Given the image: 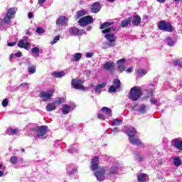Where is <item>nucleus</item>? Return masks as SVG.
I'll use <instances>...</instances> for the list:
<instances>
[{"label": "nucleus", "mask_w": 182, "mask_h": 182, "mask_svg": "<svg viewBox=\"0 0 182 182\" xmlns=\"http://www.w3.org/2000/svg\"><path fill=\"white\" fill-rule=\"evenodd\" d=\"M107 167H99V156H95L92 159L90 169L92 171H96L94 173V176L96 177L98 181H104L105 177V174H106V170H107Z\"/></svg>", "instance_id": "f257e3e1"}, {"label": "nucleus", "mask_w": 182, "mask_h": 182, "mask_svg": "<svg viewBox=\"0 0 182 182\" xmlns=\"http://www.w3.org/2000/svg\"><path fill=\"white\" fill-rule=\"evenodd\" d=\"M127 134L129 136V142L134 146H137L138 147H144V144L141 142L140 139H139L137 134V131H136V128L132 127L127 131Z\"/></svg>", "instance_id": "f03ea898"}, {"label": "nucleus", "mask_w": 182, "mask_h": 182, "mask_svg": "<svg viewBox=\"0 0 182 182\" xmlns=\"http://www.w3.org/2000/svg\"><path fill=\"white\" fill-rule=\"evenodd\" d=\"M143 95V90H141V87L134 86L131 88L128 98L132 102H137L140 97Z\"/></svg>", "instance_id": "7ed1b4c3"}, {"label": "nucleus", "mask_w": 182, "mask_h": 182, "mask_svg": "<svg viewBox=\"0 0 182 182\" xmlns=\"http://www.w3.org/2000/svg\"><path fill=\"white\" fill-rule=\"evenodd\" d=\"M158 29L163 31L164 32H174V27L170 22H167L164 20H161L158 23Z\"/></svg>", "instance_id": "20e7f679"}, {"label": "nucleus", "mask_w": 182, "mask_h": 182, "mask_svg": "<svg viewBox=\"0 0 182 182\" xmlns=\"http://www.w3.org/2000/svg\"><path fill=\"white\" fill-rule=\"evenodd\" d=\"M17 11L18 8L16 7L9 8L7 11L6 14L3 18L4 23H6V25H9V23H11V19H14V18H15Z\"/></svg>", "instance_id": "39448f33"}, {"label": "nucleus", "mask_w": 182, "mask_h": 182, "mask_svg": "<svg viewBox=\"0 0 182 182\" xmlns=\"http://www.w3.org/2000/svg\"><path fill=\"white\" fill-rule=\"evenodd\" d=\"M83 83H85L83 80L80 79L74 78L71 81V86L76 90H82V91L87 90V88L83 86Z\"/></svg>", "instance_id": "423d86ee"}, {"label": "nucleus", "mask_w": 182, "mask_h": 182, "mask_svg": "<svg viewBox=\"0 0 182 182\" xmlns=\"http://www.w3.org/2000/svg\"><path fill=\"white\" fill-rule=\"evenodd\" d=\"M55 94V90H50L47 92H41L38 97H41L43 102H50L52 100V96Z\"/></svg>", "instance_id": "0eeeda50"}, {"label": "nucleus", "mask_w": 182, "mask_h": 182, "mask_svg": "<svg viewBox=\"0 0 182 182\" xmlns=\"http://www.w3.org/2000/svg\"><path fill=\"white\" fill-rule=\"evenodd\" d=\"M78 23L80 26L85 28V26L90 25V23H93V17L92 16L82 17L79 19Z\"/></svg>", "instance_id": "6e6552de"}, {"label": "nucleus", "mask_w": 182, "mask_h": 182, "mask_svg": "<svg viewBox=\"0 0 182 182\" xmlns=\"http://www.w3.org/2000/svg\"><path fill=\"white\" fill-rule=\"evenodd\" d=\"M32 132H36L38 137H42V136H44L48 133V127L45 125L36 127L32 129Z\"/></svg>", "instance_id": "1a4fd4ad"}, {"label": "nucleus", "mask_w": 182, "mask_h": 182, "mask_svg": "<svg viewBox=\"0 0 182 182\" xmlns=\"http://www.w3.org/2000/svg\"><path fill=\"white\" fill-rule=\"evenodd\" d=\"M114 22H104L102 23L100 26V29H104L102 31V33H104L105 35H107V33H110L112 31V25H114Z\"/></svg>", "instance_id": "9d476101"}, {"label": "nucleus", "mask_w": 182, "mask_h": 182, "mask_svg": "<svg viewBox=\"0 0 182 182\" xmlns=\"http://www.w3.org/2000/svg\"><path fill=\"white\" fill-rule=\"evenodd\" d=\"M122 86V82L119 78H115L114 80V85H111L108 90L109 93H116L117 89H120Z\"/></svg>", "instance_id": "9b49d317"}, {"label": "nucleus", "mask_w": 182, "mask_h": 182, "mask_svg": "<svg viewBox=\"0 0 182 182\" xmlns=\"http://www.w3.org/2000/svg\"><path fill=\"white\" fill-rule=\"evenodd\" d=\"M70 33L71 35H73L74 36H82L83 33H85V31L83 30L79 29V28H77L75 26L70 28Z\"/></svg>", "instance_id": "f8f14e48"}, {"label": "nucleus", "mask_w": 182, "mask_h": 182, "mask_svg": "<svg viewBox=\"0 0 182 182\" xmlns=\"http://www.w3.org/2000/svg\"><path fill=\"white\" fill-rule=\"evenodd\" d=\"M105 38L109 43V46H114L115 44L113 43L116 42V40L117 39V38L114 36V33L105 34Z\"/></svg>", "instance_id": "ddd939ff"}, {"label": "nucleus", "mask_w": 182, "mask_h": 182, "mask_svg": "<svg viewBox=\"0 0 182 182\" xmlns=\"http://www.w3.org/2000/svg\"><path fill=\"white\" fill-rule=\"evenodd\" d=\"M100 9H102V6H100V2L99 1H97L90 6L92 14H97V12L100 11Z\"/></svg>", "instance_id": "4468645a"}, {"label": "nucleus", "mask_w": 182, "mask_h": 182, "mask_svg": "<svg viewBox=\"0 0 182 182\" xmlns=\"http://www.w3.org/2000/svg\"><path fill=\"white\" fill-rule=\"evenodd\" d=\"M172 146L177 149V150H179L180 151H182V140L176 138L172 140Z\"/></svg>", "instance_id": "2eb2a0df"}, {"label": "nucleus", "mask_w": 182, "mask_h": 182, "mask_svg": "<svg viewBox=\"0 0 182 182\" xmlns=\"http://www.w3.org/2000/svg\"><path fill=\"white\" fill-rule=\"evenodd\" d=\"M56 25H60V26H65L68 23V18L65 16H60L55 21Z\"/></svg>", "instance_id": "dca6fc26"}, {"label": "nucleus", "mask_w": 182, "mask_h": 182, "mask_svg": "<svg viewBox=\"0 0 182 182\" xmlns=\"http://www.w3.org/2000/svg\"><path fill=\"white\" fill-rule=\"evenodd\" d=\"M17 46L18 48H21V49L29 50V48H31V43H26L25 41H23V40H19Z\"/></svg>", "instance_id": "f3484780"}, {"label": "nucleus", "mask_w": 182, "mask_h": 182, "mask_svg": "<svg viewBox=\"0 0 182 182\" xmlns=\"http://www.w3.org/2000/svg\"><path fill=\"white\" fill-rule=\"evenodd\" d=\"M133 26H139L141 23V17L139 15L133 16L132 19H131Z\"/></svg>", "instance_id": "a211bd4d"}, {"label": "nucleus", "mask_w": 182, "mask_h": 182, "mask_svg": "<svg viewBox=\"0 0 182 182\" xmlns=\"http://www.w3.org/2000/svg\"><path fill=\"white\" fill-rule=\"evenodd\" d=\"M129 23H132V17H129L125 20L122 21L121 22L120 26L121 28H127Z\"/></svg>", "instance_id": "6ab92c4d"}, {"label": "nucleus", "mask_w": 182, "mask_h": 182, "mask_svg": "<svg viewBox=\"0 0 182 182\" xmlns=\"http://www.w3.org/2000/svg\"><path fill=\"white\" fill-rule=\"evenodd\" d=\"M107 85V82H103L101 84H99L98 86L95 88V93H98V95H100V93H102V91L100 90L106 87Z\"/></svg>", "instance_id": "aec40b11"}, {"label": "nucleus", "mask_w": 182, "mask_h": 182, "mask_svg": "<svg viewBox=\"0 0 182 182\" xmlns=\"http://www.w3.org/2000/svg\"><path fill=\"white\" fill-rule=\"evenodd\" d=\"M117 64L118 65V69H126V67H124V65H126V59L122 58L119 60Z\"/></svg>", "instance_id": "412c9836"}, {"label": "nucleus", "mask_w": 182, "mask_h": 182, "mask_svg": "<svg viewBox=\"0 0 182 182\" xmlns=\"http://www.w3.org/2000/svg\"><path fill=\"white\" fill-rule=\"evenodd\" d=\"M46 107L47 112H53V110H56V105L55 102L54 103L49 102Z\"/></svg>", "instance_id": "4be33fe9"}, {"label": "nucleus", "mask_w": 182, "mask_h": 182, "mask_svg": "<svg viewBox=\"0 0 182 182\" xmlns=\"http://www.w3.org/2000/svg\"><path fill=\"white\" fill-rule=\"evenodd\" d=\"M119 171V166H112L109 173H107L108 176H110L112 174H117V172Z\"/></svg>", "instance_id": "5701e85b"}, {"label": "nucleus", "mask_w": 182, "mask_h": 182, "mask_svg": "<svg viewBox=\"0 0 182 182\" xmlns=\"http://www.w3.org/2000/svg\"><path fill=\"white\" fill-rule=\"evenodd\" d=\"M87 14V11L85 9L77 11L75 19H80L82 16H85Z\"/></svg>", "instance_id": "b1692460"}, {"label": "nucleus", "mask_w": 182, "mask_h": 182, "mask_svg": "<svg viewBox=\"0 0 182 182\" xmlns=\"http://www.w3.org/2000/svg\"><path fill=\"white\" fill-rule=\"evenodd\" d=\"M114 66H116V64L113 62H107L105 64H104V69H114Z\"/></svg>", "instance_id": "393cba45"}, {"label": "nucleus", "mask_w": 182, "mask_h": 182, "mask_svg": "<svg viewBox=\"0 0 182 182\" xmlns=\"http://www.w3.org/2000/svg\"><path fill=\"white\" fill-rule=\"evenodd\" d=\"M147 178L146 173H141L137 176V180L139 182H144L146 181V178Z\"/></svg>", "instance_id": "a878e982"}, {"label": "nucleus", "mask_w": 182, "mask_h": 182, "mask_svg": "<svg viewBox=\"0 0 182 182\" xmlns=\"http://www.w3.org/2000/svg\"><path fill=\"white\" fill-rule=\"evenodd\" d=\"M63 114H68L70 112V106L64 105L61 108Z\"/></svg>", "instance_id": "bb28decb"}, {"label": "nucleus", "mask_w": 182, "mask_h": 182, "mask_svg": "<svg viewBox=\"0 0 182 182\" xmlns=\"http://www.w3.org/2000/svg\"><path fill=\"white\" fill-rule=\"evenodd\" d=\"M101 111L102 112V113H105V114H107V116H109V117H110V116H112V109H110V108L107 107H104L101 109Z\"/></svg>", "instance_id": "cd10ccee"}, {"label": "nucleus", "mask_w": 182, "mask_h": 182, "mask_svg": "<svg viewBox=\"0 0 182 182\" xmlns=\"http://www.w3.org/2000/svg\"><path fill=\"white\" fill-rule=\"evenodd\" d=\"M82 54L81 53H76L73 58L72 62H79L82 59Z\"/></svg>", "instance_id": "c85d7f7f"}, {"label": "nucleus", "mask_w": 182, "mask_h": 182, "mask_svg": "<svg viewBox=\"0 0 182 182\" xmlns=\"http://www.w3.org/2000/svg\"><path fill=\"white\" fill-rule=\"evenodd\" d=\"M136 73L137 76H139V77H143V76H144V75L147 74V71L146 70H143V69H138L136 70Z\"/></svg>", "instance_id": "c756f323"}, {"label": "nucleus", "mask_w": 182, "mask_h": 182, "mask_svg": "<svg viewBox=\"0 0 182 182\" xmlns=\"http://www.w3.org/2000/svg\"><path fill=\"white\" fill-rule=\"evenodd\" d=\"M173 165L176 167H180L181 166V159L180 157L173 158Z\"/></svg>", "instance_id": "7c9ffc66"}, {"label": "nucleus", "mask_w": 182, "mask_h": 182, "mask_svg": "<svg viewBox=\"0 0 182 182\" xmlns=\"http://www.w3.org/2000/svg\"><path fill=\"white\" fill-rule=\"evenodd\" d=\"M52 75L53 76H54V77H63V76H65V72L64 71L53 72Z\"/></svg>", "instance_id": "2f4dec72"}, {"label": "nucleus", "mask_w": 182, "mask_h": 182, "mask_svg": "<svg viewBox=\"0 0 182 182\" xmlns=\"http://www.w3.org/2000/svg\"><path fill=\"white\" fill-rule=\"evenodd\" d=\"M146 105H141L139 107V109L137 110V112H139V113H141V114H144V113H146Z\"/></svg>", "instance_id": "473e14b6"}, {"label": "nucleus", "mask_w": 182, "mask_h": 182, "mask_svg": "<svg viewBox=\"0 0 182 182\" xmlns=\"http://www.w3.org/2000/svg\"><path fill=\"white\" fill-rule=\"evenodd\" d=\"M65 102H66V100H65V98H62V97H58L55 100V105H62V103H65Z\"/></svg>", "instance_id": "72a5a7b5"}, {"label": "nucleus", "mask_w": 182, "mask_h": 182, "mask_svg": "<svg viewBox=\"0 0 182 182\" xmlns=\"http://www.w3.org/2000/svg\"><path fill=\"white\" fill-rule=\"evenodd\" d=\"M10 163L11 164H18V156H11Z\"/></svg>", "instance_id": "f704fd0d"}, {"label": "nucleus", "mask_w": 182, "mask_h": 182, "mask_svg": "<svg viewBox=\"0 0 182 182\" xmlns=\"http://www.w3.org/2000/svg\"><path fill=\"white\" fill-rule=\"evenodd\" d=\"M173 65L174 66H180L181 68L182 65V62L181 60L180 59H176L173 62Z\"/></svg>", "instance_id": "c9c22d12"}, {"label": "nucleus", "mask_w": 182, "mask_h": 182, "mask_svg": "<svg viewBox=\"0 0 182 182\" xmlns=\"http://www.w3.org/2000/svg\"><path fill=\"white\" fill-rule=\"evenodd\" d=\"M166 39L168 42V46H173L174 45V41L171 37H167Z\"/></svg>", "instance_id": "e433bc0d"}, {"label": "nucleus", "mask_w": 182, "mask_h": 182, "mask_svg": "<svg viewBox=\"0 0 182 182\" xmlns=\"http://www.w3.org/2000/svg\"><path fill=\"white\" fill-rule=\"evenodd\" d=\"M122 124V120L121 119H114L113 120V124H112V126H119Z\"/></svg>", "instance_id": "4c0bfd02"}, {"label": "nucleus", "mask_w": 182, "mask_h": 182, "mask_svg": "<svg viewBox=\"0 0 182 182\" xmlns=\"http://www.w3.org/2000/svg\"><path fill=\"white\" fill-rule=\"evenodd\" d=\"M59 39H60V36H55L53 40L50 42V44L55 45V43H56V42H58L59 41Z\"/></svg>", "instance_id": "58836bf2"}, {"label": "nucleus", "mask_w": 182, "mask_h": 182, "mask_svg": "<svg viewBox=\"0 0 182 182\" xmlns=\"http://www.w3.org/2000/svg\"><path fill=\"white\" fill-rule=\"evenodd\" d=\"M31 51L33 52V53L37 55V56H39V48H38V47L33 48L31 49Z\"/></svg>", "instance_id": "ea45409f"}, {"label": "nucleus", "mask_w": 182, "mask_h": 182, "mask_svg": "<svg viewBox=\"0 0 182 182\" xmlns=\"http://www.w3.org/2000/svg\"><path fill=\"white\" fill-rule=\"evenodd\" d=\"M36 32L39 35H41V33H45V30H43V28H42L41 27H38L36 28Z\"/></svg>", "instance_id": "a19ab883"}, {"label": "nucleus", "mask_w": 182, "mask_h": 182, "mask_svg": "<svg viewBox=\"0 0 182 182\" xmlns=\"http://www.w3.org/2000/svg\"><path fill=\"white\" fill-rule=\"evenodd\" d=\"M1 105H2L3 107H6V106H8V100L7 99H4L2 101Z\"/></svg>", "instance_id": "79ce46f5"}, {"label": "nucleus", "mask_w": 182, "mask_h": 182, "mask_svg": "<svg viewBox=\"0 0 182 182\" xmlns=\"http://www.w3.org/2000/svg\"><path fill=\"white\" fill-rule=\"evenodd\" d=\"M126 71L127 73H132V72H133V70L132 69H122V70H119V72L122 73L123 71Z\"/></svg>", "instance_id": "37998d69"}, {"label": "nucleus", "mask_w": 182, "mask_h": 182, "mask_svg": "<svg viewBox=\"0 0 182 182\" xmlns=\"http://www.w3.org/2000/svg\"><path fill=\"white\" fill-rule=\"evenodd\" d=\"M11 134H12V136H15V135L18 134V129H11Z\"/></svg>", "instance_id": "c03bdc74"}, {"label": "nucleus", "mask_w": 182, "mask_h": 182, "mask_svg": "<svg viewBox=\"0 0 182 182\" xmlns=\"http://www.w3.org/2000/svg\"><path fill=\"white\" fill-rule=\"evenodd\" d=\"M97 117L98 119H100L101 120H105V115L102 114H97Z\"/></svg>", "instance_id": "a18cd8bd"}, {"label": "nucleus", "mask_w": 182, "mask_h": 182, "mask_svg": "<svg viewBox=\"0 0 182 182\" xmlns=\"http://www.w3.org/2000/svg\"><path fill=\"white\" fill-rule=\"evenodd\" d=\"M21 56H22V53L21 51H18L16 54H15V57L16 58H21Z\"/></svg>", "instance_id": "49530a36"}, {"label": "nucleus", "mask_w": 182, "mask_h": 182, "mask_svg": "<svg viewBox=\"0 0 182 182\" xmlns=\"http://www.w3.org/2000/svg\"><path fill=\"white\" fill-rule=\"evenodd\" d=\"M28 39H29V38H28V36H24V37L23 38V39H21V40L23 41V42H25L26 43H29V41H28Z\"/></svg>", "instance_id": "de8ad7c7"}, {"label": "nucleus", "mask_w": 182, "mask_h": 182, "mask_svg": "<svg viewBox=\"0 0 182 182\" xmlns=\"http://www.w3.org/2000/svg\"><path fill=\"white\" fill-rule=\"evenodd\" d=\"M35 72H36V69H28V73H30V75L35 73Z\"/></svg>", "instance_id": "09e8293b"}, {"label": "nucleus", "mask_w": 182, "mask_h": 182, "mask_svg": "<svg viewBox=\"0 0 182 182\" xmlns=\"http://www.w3.org/2000/svg\"><path fill=\"white\" fill-rule=\"evenodd\" d=\"M28 17L29 19H32V18H33V13L29 12L28 14Z\"/></svg>", "instance_id": "8fccbe9b"}, {"label": "nucleus", "mask_w": 182, "mask_h": 182, "mask_svg": "<svg viewBox=\"0 0 182 182\" xmlns=\"http://www.w3.org/2000/svg\"><path fill=\"white\" fill-rule=\"evenodd\" d=\"M150 102H151V105H157V101L154 99H151Z\"/></svg>", "instance_id": "3c124183"}, {"label": "nucleus", "mask_w": 182, "mask_h": 182, "mask_svg": "<svg viewBox=\"0 0 182 182\" xmlns=\"http://www.w3.org/2000/svg\"><path fill=\"white\" fill-rule=\"evenodd\" d=\"M16 45V42H11V43H8V46H15Z\"/></svg>", "instance_id": "603ef678"}, {"label": "nucleus", "mask_w": 182, "mask_h": 182, "mask_svg": "<svg viewBox=\"0 0 182 182\" xmlns=\"http://www.w3.org/2000/svg\"><path fill=\"white\" fill-rule=\"evenodd\" d=\"M136 160H138L139 161H143V156H137Z\"/></svg>", "instance_id": "864d4df0"}, {"label": "nucleus", "mask_w": 182, "mask_h": 182, "mask_svg": "<svg viewBox=\"0 0 182 182\" xmlns=\"http://www.w3.org/2000/svg\"><path fill=\"white\" fill-rule=\"evenodd\" d=\"M92 56H93V53H87L86 54V58H92Z\"/></svg>", "instance_id": "5fc2aeb1"}, {"label": "nucleus", "mask_w": 182, "mask_h": 182, "mask_svg": "<svg viewBox=\"0 0 182 182\" xmlns=\"http://www.w3.org/2000/svg\"><path fill=\"white\" fill-rule=\"evenodd\" d=\"M76 171H77V170L76 168L73 169L70 172V174H75V173H76Z\"/></svg>", "instance_id": "6e6d98bb"}, {"label": "nucleus", "mask_w": 182, "mask_h": 182, "mask_svg": "<svg viewBox=\"0 0 182 182\" xmlns=\"http://www.w3.org/2000/svg\"><path fill=\"white\" fill-rule=\"evenodd\" d=\"M46 1V0H38V4H39V5H42Z\"/></svg>", "instance_id": "4d7b16f0"}, {"label": "nucleus", "mask_w": 182, "mask_h": 182, "mask_svg": "<svg viewBox=\"0 0 182 182\" xmlns=\"http://www.w3.org/2000/svg\"><path fill=\"white\" fill-rule=\"evenodd\" d=\"M22 87H25V86H28V82H23L20 85Z\"/></svg>", "instance_id": "13d9d810"}, {"label": "nucleus", "mask_w": 182, "mask_h": 182, "mask_svg": "<svg viewBox=\"0 0 182 182\" xmlns=\"http://www.w3.org/2000/svg\"><path fill=\"white\" fill-rule=\"evenodd\" d=\"M157 2H159V4H164L166 2V0H156Z\"/></svg>", "instance_id": "bf43d9fd"}, {"label": "nucleus", "mask_w": 182, "mask_h": 182, "mask_svg": "<svg viewBox=\"0 0 182 182\" xmlns=\"http://www.w3.org/2000/svg\"><path fill=\"white\" fill-rule=\"evenodd\" d=\"M4 176V171H0V177H2Z\"/></svg>", "instance_id": "052dcab7"}, {"label": "nucleus", "mask_w": 182, "mask_h": 182, "mask_svg": "<svg viewBox=\"0 0 182 182\" xmlns=\"http://www.w3.org/2000/svg\"><path fill=\"white\" fill-rule=\"evenodd\" d=\"M26 35L31 36V35H32V33H31V31H28L26 32Z\"/></svg>", "instance_id": "680f3d73"}, {"label": "nucleus", "mask_w": 182, "mask_h": 182, "mask_svg": "<svg viewBox=\"0 0 182 182\" xmlns=\"http://www.w3.org/2000/svg\"><path fill=\"white\" fill-rule=\"evenodd\" d=\"M14 54H11L10 55V60H12L13 58H14Z\"/></svg>", "instance_id": "e2e57ef3"}, {"label": "nucleus", "mask_w": 182, "mask_h": 182, "mask_svg": "<svg viewBox=\"0 0 182 182\" xmlns=\"http://www.w3.org/2000/svg\"><path fill=\"white\" fill-rule=\"evenodd\" d=\"M28 69H36V66H32V67L28 68Z\"/></svg>", "instance_id": "0e129e2a"}, {"label": "nucleus", "mask_w": 182, "mask_h": 182, "mask_svg": "<svg viewBox=\"0 0 182 182\" xmlns=\"http://www.w3.org/2000/svg\"><path fill=\"white\" fill-rule=\"evenodd\" d=\"M21 151L22 153H25V149L21 148Z\"/></svg>", "instance_id": "69168bd1"}, {"label": "nucleus", "mask_w": 182, "mask_h": 182, "mask_svg": "<svg viewBox=\"0 0 182 182\" xmlns=\"http://www.w3.org/2000/svg\"><path fill=\"white\" fill-rule=\"evenodd\" d=\"M181 0H173V2H180Z\"/></svg>", "instance_id": "338daca9"}, {"label": "nucleus", "mask_w": 182, "mask_h": 182, "mask_svg": "<svg viewBox=\"0 0 182 182\" xmlns=\"http://www.w3.org/2000/svg\"><path fill=\"white\" fill-rule=\"evenodd\" d=\"M90 29H92V26L87 28V31H90Z\"/></svg>", "instance_id": "774afa93"}]
</instances>
